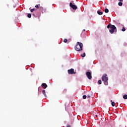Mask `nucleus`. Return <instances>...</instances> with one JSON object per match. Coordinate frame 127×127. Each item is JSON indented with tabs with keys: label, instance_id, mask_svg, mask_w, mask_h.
<instances>
[{
	"label": "nucleus",
	"instance_id": "16",
	"mask_svg": "<svg viewBox=\"0 0 127 127\" xmlns=\"http://www.w3.org/2000/svg\"><path fill=\"white\" fill-rule=\"evenodd\" d=\"M81 56L82 57H85V56H86V54L84 53L82 55H81Z\"/></svg>",
	"mask_w": 127,
	"mask_h": 127
},
{
	"label": "nucleus",
	"instance_id": "26",
	"mask_svg": "<svg viewBox=\"0 0 127 127\" xmlns=\"http://www.w3.org/2000/svg\"><path fill=\"white\" fill-rule=\"evenodd\" d=\"M83 31H86V30L85 29H83Z\"/></svg>",
	"mask_w": 127,
	"mask_h": 127
},
{
	"label": "nucleus",
	"instance_id": "19",
	"mask_svg": "<svg viewBox=\"0 0 127 127\" xmlns=\"http://www.w3.org/2000/svg\"><path fill=\"white\" fill-rule=\"evenodd\" d=\"M98 83L99 85H101L102 84V80H98Z\"/></svg>",
	"mask_w": 127,
	"mask_h": 127
},
{
	"label": "nucleus",
	"instance_id": "21",
	"mask_svg": "<svg viewBox=\"0 0 127 127\" xmlns=\"http://www.w3.org/2000/svg\"><path fill=\"white\" fill-rule=\"evenodd\" d=\"M83 99H87V96L86 95H83L82 97Z\"/></svg>",
	"mask_w": 127,
	"mask_h": 127
},
{
	"label": "nucleus",
	"instance_id": "12",
	"mask_svg": "<svg viewBox=\"0 0 127 127\" xmlns=\"http://www.w3.org/2000/svg\"><path fill=\"white\" fill-rule=\"evenodd\" d=\"M118 5H119V6H122V5H123V2H119L118 3Z\"/></svg>",
	"mask_w": 127,
	"mask_h": 127
},
{
	"label": "nucleus",
	"instance_id": "20",
	"mask_svg": "<svg viewBox=\"0 0 127 127\" xmlns=\"http://www.w3.org/2000/svg\"><path fill=\"white\" fill-rule=\"evenodd\" d=\"M122 31L124 32L126 31V28L125 27H123L122 28Z\"/></svg>",
	"mask_w": 127,
	"mask_h": 127
},
{
	"label": "nucleus",
	"instance_id": "11",
	"mask_svg": "<svg viewBox=\"0 0 127 127\" xmlns=\"http://www.w3.org/2000/svg\"><path fill=\"white\" fill-rule=\"evenodd\" d=\"M111 105L112 107H115V106H116V103H115V102H112Z\"/></svg>",
	"mask_w": 127,
	"mask_h": 127
},
{
	"label": "nucleus",
	"instance_id": "18",
	"mask_svg": "<svg viewBox=\"0 0 127 127\" xmlns=\"http://www.w3.org/2000/svg\"><path fill=\"white\" fill-rule=\"evenodd\" d=\"M67 41H68V40H67V39H64V43H67Z\"/></svg>",
	"mask_w": 127,
	"mask_h": 127
},
{
	"label": "nucleus",
	"instance_id": "27",
	"mask_svg": "<svg viewBox=\"0 0 127 127\" xmlns=\"http://www.w3.org/2000/svg\"><path fill=\"white\" fill-rule=\"evenodd\" d=\"M111 103H112L113 102V100H111Z\"/></svg>",
	"mask_w": 127,
	"mask_h": 127
},
{
	"label": "nucleus",
	"instance_id": "1",
	"mask_svg": "<svg viewBox=\"0 0 127 127\" xmlns=\"http://www.w3.org/2000/svg\"><path fill=\"white\" fill-rule=\"evenodd\" d=\"M74 48L76 51H82L83 50V43L77 42Z\"/></svg>",
	"mask_w": 127,
	"mask_h": 127
},
{
	"label": "nucleus",
	"instance_id": "13",
	"mask_svg": "<svg viewBox=\"0 0 127 127\" xmlns=\"http://www.w3.org/2000/svg\"><path fill=\"white\" fill-rule=\"evenodd\" d=\"M105 12L106 13H108V12H109V9L106 8V9H105Z\"/></svg>",
	"mask_w": 127,
	"mask_h": 127
},
{
	"label": "nucleus",
	"instance_id": "24",
	"mask_svg": "<svg viewBox=\"0 0 127 127\" xmlns=\"http://www.w3.org/2000/svg\"><path fill=\"white\" fill-rule=\"evenodd\" d=\"M90 97H91L90 95H88V96H87V97H88V98H90Z\"/></svg>",
	"mask_w": 127,
	"mask_h": 127
},
{
	"label": "nucleus",
	"instance_id": "22",
	"mask_svg": "<svg viewBox=\"0 0 127 127\" xmlns=\"http://www.w3.org/2000/svg\"><path fill=\"white\" fill-rule=\"evenodd\" d=\"M35 10V8H33V9H31V12H33V11H34Z\"/></svg>",
	"mask_w": 127,
	"mask_h": 127
},
{
	"label": "nucleus",
	"instance_id": "4",
	"mask_svg": "<svg viewBox=\"0 0 127 127\" xmlns=\"http://www.w3.org/2000/svg\"><path fill=\"white\" fill-rule=\"evenodd\" d=\"M86 75L88 79H89V80H91V79H92V74L91 73V72H89V71L86 72Z\"/></svg>",
	"mask_w": 127,
	"mask_h": 127
},
{
	"label": "nucleus",
	"instance_id": "30",
	"mask_svg": "<svg viewBox=\"0 0 127 127\" xmlns=\"http://www.w3.org/2000/svg\"><path fill=\"white\" fill-rule=\"evenodd\" d=\"M116 32H117V30H116Z\"/></svg>",
	"mask_w": 127,
	"mask_h": 127
},
{
	"label": "nucleus",
	"instance_id": "2",
	"mask_svg": "<svg viewBox=\"0 0 127 127\" xmlns=\"http://www.w3.org/2000/svg\"><path fill=\"white\" fill-rule=\"evenodd\" d=\"M110 30H109V32H110V33H111V34H113V33H114V32H115V30H116V29H117V27H116V26L113 25H111V26L110 27Z\"/></svg>",
	"mask_w": 127,
	"mask_h": 127
},
{
	"label": "nucleus",
	"instance_id": "6",
	"mask_svg": "<svg viewBox=\"0 0 127 127\" xmlns=\"http://www.w3.org/2000/svg\"><path fill=\"white\" fill-rule=\"evenodd\" d=\"M68 74H74V69L71 68L67 70Z\"/></svg>",
	"mask_w": 127,
	"mask_h": 127
},
{
	"label": "nucleus",
	"instance_id": "3",
	"mask_svg": "<svg viewBox=\"0 0 127 127\" xmlns=\"http://www.w3.org/2000/svg\"><path fill=\"white\" fill-rule=\"evenodd\" d=\"M102 81H104V82H108L109 78H108V77H107V74L103 75V76L102 77Z\"/></svg>",
	"mask_w": 127,
	"mask_h": 127
},
{
	"label": "nucleus",
	"instance_id": "10",
	"mask_svg": "<svg viewBox=\"0 0 127 127\" xmlns=\"http://www.w3.org/2000/svg\"><path fill=\"white\" fill-rule=\"evenodd\" d=\"M123 98L125 99V100H127V95L125 94L123 96Z\"/></svg>",
	"mask_w": 127,
	"mask_h": 127
},
{
	"label": "nucleus",
	"instance_id": "14",
	"mask_svg": "<svg viewBox=\"0 0 127 127\" xmlns=\"http://www.w3.org/2000/svg\"><path fill=\"white\" fill-rule=\"evenodd\" d=\"M39 5H40V4L36 5H35L36 8H39Z\"/></svg>",
	"mask_w": 127,
	"mask_h": 127
},
{
	"label": "nucleus",
	"instance_id": "17",
	"mask_svg": "<svg viewBox=\"0 0 127 127\" xmlns=\"http://www.w3.org/2000/svg\"><path fill=\"white\" fill-rule=\"evenodd\" d=\"M112 25H112V24L108 25L107 28H111V26H112Z\"/></svg>",
	"mask_w": 127,
	"mask_h": 127
},
{
	"label": "nucleus",
	"instance_id": "25",
	"mask_svg": "<svg viewBox=\"0 0 127 127\" xmlns=\"http://www.w3.org/2000/svg\"><path fill=\"white\" fill-rule=\"evenodd\" d=\"M120 1H123L124 0H119Z\"/></svg>",
	"mask_w": 127,
	"mask_h": 127
},
{
	"label": "nucleus",
	"instance_id": "8",
	"mask_svg": "<svg viewBox=\"0 0 127 127\" xmlns=\"http://www.w3.org/2000/svg\"><path fill=\"white\" fill-rule=\"evenodd\" d=\"M42 94L46 98H47V95H46V91H45V90H43Z\"/></svg>",
	"mask_w": 127,
	"mask_h": 127
},
{
	"label": "nucleus",
	"instance_id": "9",
	"mask_svg": "<svg viewBox=\"0 0 127 127\" xmlns=\"http://www.w3.org/2000/svg\"><path fill=\"white\" fill-rule=\"evenodd\" d=\"M97 13L98 14H99V15H102V14H103V12H101L100 11H97Z\"/></svg>",
	"mask_w": 127,
	"mask_h": 127
},
{
	"label": "nucleus",
	"instance_id": "7",
	"mask_svg": "<svg viewBox=\"0 0 127 127\" xmlns=\"http://www.w3.org/2000/svg\"><path fill=\"white\" fill-rule=\"evenodd\" d=\"M42 87L43 89H46V88H47L48 86H47V84H46V83H42Z\"/></svg>",
	"mask_w": 127,
	"mask_h": 127
},
{
	"label": "nucleus",
	"instance_id": "15",
	"mask_svg": "<svg viewBox=\"0 0 127 127\" xmlns=\"http://www.w3.org/2000/svg\"><path fill=\"white\" fill-rule=\"evenodd\" d=\"M27 16L29 18H31V14H30V13L28 14Z\"/></svg>",
	"mask_w": 127,
	"mask_h": 127
},
{
	"label": "nucleus",
	"instance_id": "23",
	"mask_svg": "<svg viewBox=\"0 0 127 127\" xmlns=\"http://www.w3.org/2000/svg\"><path fill=\"white\" fill-rule=\"evenodd\" d=\"M105 85H108V82H107V81L105 82Z\"/></svg>",
	"mask_w": 127,
	"mask_h": 127
},
{
	"label": "nucleus",
	"instance_id": "5",
	"mask_svg": "<svg viewBox=\"0 0 127 127\" xmlns=\"http://www.w3.org/2000/svg\"><path fill=\"white\" fill-rule=\"evenodd\" d=\"M69 6L70 7H71V8H72L73 9H77V6L73 4V3H69Z\"/></svg>",
	"mask_w": 127,
	"mask_h": 127
},
{
	"label": "nucleus",
	"instance_id": "28",
	"mask_svg": "<svg viewBox=\"0 0 127 127\" xmlns=\"http://www.w3.org/2000/svg\"><path fill=\"white\" fill-rule=\"evenodd\" d=\"M95 117H98V115H96Z\"/></svg>",
	"mask_w": 127,
	"mask_h": 127
},
{
	"label": "nucleus",
	"instance_id": "29",
	"mask_svg": "<svg viewBox=\"0 0 127 127\" xmlns=\"http://www.w3.org/2000/svg\"><path fill=\"white\" fill-rule=\"evenodd\" d=\"M75 73H76V72H74V74H75Z\"/></svg>",
	"mask_w": 127,
	"mask_h": 127
}]
</instances>
